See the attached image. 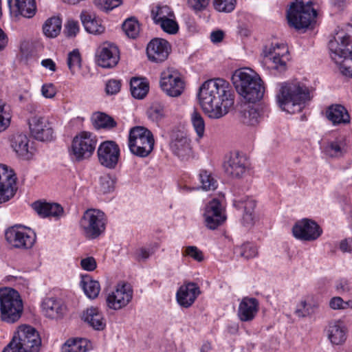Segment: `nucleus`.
Listing matches in <instances>:
<instances>
[{
  "label": "nucleus",
  "mask_w": 352,
  "mask_h": 352,
  "mask_svg": "<svg viewBox=\"0 0 352 352\" xmlns=\"http://www.w3.org/2000/svg\"><path fill=\"white\" fill-rule=\"evenodd\" d=\"M198 99L204 112L211 119L223 117L234 104L228 82L222 78L205 81L199 89Z\"/></svg>",
  "instance_id": "nucleus-1"
},
{
  "label": "nucleus",
  "mask_w": 352,
  "mask_h": 352,
  "mask_svg": "<svg viewBox=\"0 0 352 352\" xmlns=\"http://www.w3.org/2000/svg\"><path fill=\"white\" fill-rule=\"evenodd\" d=\"M310 100L309 89L300 82H284L279 85L276 102L282 111L289 113H299Z\"/></svg>",
  "instance_id": "nucleus-2"
},
{
  "label": "nucleus",
  "mask_w": 352,
  "mask_h": 352,
  "mask_svg": "<svg viewBox=\"0 0 352 352\" xmlns=\"http://www.w3.org/2000/svg\"><path fill=\"white\" fill-rule=\"evenodd\" d=\"M232 83L237 93L246 101L254 103L259 101L265 92L260 76L249 68L235 71L232 77Z\"/></svg>",
  "instance_id": "nucleus-3"
},
{
  "label": "nucleus",
  "mask_w": 352,
  "mask_h": 352,
  "mask_svg": "<svg viewBox=\"0 0 352 352\" xmlns=\"http://www.w3.org/2000/svg\"><path fill=\"white\" fill-rule=\"evenodd\" d=\"M330 55L337 64L340 65L341 73L352 77V41L349 36L341 32L329 42Z\"/></svg>",
  "instance_id": "nucleus-4"
},
{
  "label": "nucleus",
  "mask_w": 352,
  "mask_h": 352,
  "mask_svg": "<svg viewBox=\"0 0 352 352\" xmlns=\"http://www.w3.org/2000/svg\"><path fill=\"white\" fill-rule=\"evenodd\" d=\"M23 302L17 291L12 288L0 290L1 319L7 323H14L21 317Z\"/></svg>",
  "instance_id": "nucleus-5"
},
{
  "label": "nucleus",
  "mask_w": 352,
  "mask_h": 352,
  "mask_svg": "<svg viewBox=\"0 0 352 352\" xmlns=\"http://www.w3.org/2000/svg\"><path fill=\"white\" fill-rule=\"evenodd\" d=\"M316 10L312 8V2L304 3L296 0L291 3L287 12L289 25L296 30L306 29L315 21Z\"/></svg>",
  "instance_id": "nucleus-6"
},
{
  "label": "nucleus",
  "mask_w": 352,
  "mask_h": 352,
  "mask_svg": "<svg viewBox=\"0 0 352 352\" xmlns=\"http://www.w3.org/2000/svg\"><path fill=\"white\" fill-rule=\"evenodd\" d=\"M152 133L144 126H135L130 130L129 147L131 152L141 157L148 156L153 149Z\"/></svg>",
  "instance_id": "nucleus-7"
},
{
  "label": "nucleus",
  "mask_w": 352,
  "mask_h": 352,
  "mask_svg": "<svg viewBox=\"0 0 352 352\" xmlns=\"http://www.w3.org/2000/svg\"><path fill=\"white\" fill-rule=\"evenodd\" d=\"M105 221L104 212L96 209H88L80 220V227L86 237L96 239L104 231Z\"/></svg>",
  "instance_id": "nucleus-8"
},
{
  "label": "nucleus",
  "mask_w": 352,
  "mask_h": 352,
  "mask_svg": "<svg viewBox=\"0 0 352 352\" xmlns=\"http://www.w3.org/2000/svg\"><path fill=\"white\" fill-rule=\"evenodd\" d=\"M96 144V138L92 133L87 131L80 133L72 141L70 153L72 158L78 162L89 158Z\"/></svg>",
  "instance_id": "nucleus-9"
},
{
  "label": "nucleus",
  "mask_w": 352,
  "mask_h": 352,
  "mask_svg": "<svg viewBox=\"0 0 352 352\" xmlns=\"http://www.w3.org/2000/svg\"><path fill=\"white\" fill-rule=\"evenodd\" d=\"M14 340L15 346L23 352H38L41 344L38 331L29 325H22L19 327L11 342Z\"/></svg>",
  "instance_id": "nucleus-10"
},
{
  "label": "nucleus",
  "mask_w": 352,
  "mask_h": 352,
  "mask_svg": "<svg viewBox=\"0 0 352 352\" xmlns=\"http://www.w3.org/2000/svg\"><path fill=\"white\" fill-rule=\"evenodd\" d=\"M6 241L13 248L28 249L34 245L36 236L30 229L11 227L5 232Z\"/></svg>",
  "instance_id": "nucleus-11"
},
{
  "label": "nucleus",
  "mask_w": 352,
  "mask_h": 352,
  "mask_svg": "<svg viewBox=\"0 0 352 352\" xmlns=\"http://www.w3.org/2000/svg\"><path fill=\"white\" fill-rule=\"evenodd\" d=\"M30 135L35 140L45 142L54 138V129L49 120L41 116L35 115L28 119Z\"/></svg>",
  "instance_id": "nucleus-12"
},
{
  "label": "nucleus",
  "mask_w": 352,
  "mask_h": 352,
  "mask_svg": "<svg viewBox=\"0 0 352 352\" xmlns=\"http://www.w3.org/2000/svg\"><path fill=\"white\" fill-rule=\"evenodd\" d=\"M16 177L12 169L0 164V204L12 199L17 190Z\"/></svg>",
  "instance_id": "nucleus-13"
},
{
  "label": "nucleus",
  "mask_w": 352,
  "mask_h": 352,
  "mask_svg": "<svg viewBox=\"0 0 352 352\" xmlns=\"http://www.w3.org/2000/svg\"><path fill=\"white\" fill-rule=\"evenodd\" d=\"M292 233L297 239L312 241L321 235L322 230L314 221L309 219H302L294 224Z\"/></svg>",
  "instance_id": "nucleus-14"
},
{
  "label": "nucleus",
  "mask_w": 352,
  "mask_h": 352,
  "mask_svg": "<svg viewBox=\"0 0 352 352\" xmlns=\"http://www.w3.org/2000/svg\"><path fill=\"white\" fill-rule=\"evenodd\" d=\"M248 168L246 156L239 152L230 153L226 156L223 163L226 173L233 178H241Z\"/></svg>",
  "instance_id": "nucleus-15"
},
{
  "label": "nucleus",
  "mask_w": 352,
  "mask_h": 352,
  "mask_svg": "<svg viewBox=\"0 0 352 352\" xmlns=\"http://www.w3.org/2000/svg\"><path fill=\"white\" fill-rule=\"evenodd\" d=\"M160 87L168 96L177 97L184 91V82L177 72L168 69L162 73Z\"/></svg>",
  "instance_id": "nucleus-16"
},
{
  "label": "nucleus",
  "mask_w": 352,
  "mask_h": 352,
  "mask_svg": "<svg viewBox=\"0 0 352 352\" xmlns=\"http://www.w3.org/2000/svg\"><path fill=\"white\" fill-rule=\"evenodd\" d=\"M133 289L129 284H118L114 291L107 298V306L110 309L118 310L126 306L132 300Z\"/></svg>",
  "instance_id": "nucleus-17"
},
{
  "label": "nucleus",
  "mask_w": 352,
  "mask_h": 352,
  "mask_svg": "<svg viewBox=\"0 0 352 352\" xmlns=\"http://www.w3.org/2000/svg\"><path fill=\"white\" fill-rule=\"evenodd\" d=\"M96 56L100 67L112 68L120 60V51L115 44L106 42L98 47Z\"/></svg>",
  "instance_id": "nucleus-18"
},
{
  "label": "nucleus",
  "mask_w": 352,
  "mask_h": 352,
  "mask_svg": "<svg viewBox=\"0 0 352 352\" xmlns=\"http://www.w3.org/2000/svg\"><path fill=\"white\" fill-rule=\"evenodd\" d=\"M98 160L101 165L114 168L120 157V148L113 141H105L98 148Z\"/></svg>",
  "instance_id": "nucleus-19"
},
{
  "label": "nucleus",
  "mask_w": 352,
  "mask_h": 352,
  "mask_svg": "<svg viewBox=\"0 0 352 352\" xmlns=\"http://www.w3.org/2000/svg\"><path fill=\"white\" fill-rule=\"evenodd\" d=\"M204 217L205 225L210 230H215L226 219L221 204L217 199H213L206 206Z\"/></svg>",
  "instance_id": "nucleus-20"
},
{
  "label": "nucleus",
  "mask_w": 352,
  "mask_h": 352,
  "mask_svg": "<svg viewBox=\"0 0 352 352\" xmlns=\"http://www.w3.org/2000/svg\"><path fill=\"white\" fill-rule=\"evenodd\" d=\"M170 50V45L167 41L156 38L147 45L146 54L151 61L162 63L168 58Z\"/></svg>",
  "instance_id": "nucleus-21"
},
{
  "label": "nucleus",
  "mask_w": 352,
  "mask_h": 352,
  "mask_svg": "<svg viewBox=\"0 0 352 352\" xmlns=\"http://www.w3.org/2000/svg\"><path fill=\"white\" fill-rule=\"evenodd\" d=\"M287 50L283 44L276 43L272 45L269 48L265 47L264 50L266 61L269 60L272 65L271 67L274 69L283 72L286 69V63L282 59L285 52Z\"/></svg>",
  "instance_id": "nucleus-22"
},
{
  "label": "nucleus",
  "mask_w": 352,
  "mask_h": 352,
  "mask_svg": "<svg viewBox=\"0 0 352 352\" xmlns=\"http://www.w3.org/2000/svg\"><path fill=\"white\" fill-rule=\"evenodd\" d=\"M200 294L198 285L195 283H188L182 285L176 296L178 303L184 307H190Z\"/></svg>",
  "instance_id": "nucleus-23"
},
{
  "label": "nucleus",
  "mask_w": 352,
  "mask_h": 352,
  "mask_svg": "<svg viewBox=\"0 0 352 352\" xmlns=\"http://www.w3.org/2000/svg\"><path fill=\"white\" fill-rule=\"evenodd\" d=\"M170 146L173 153L183 160L191 155L190 140L182 133L173 136Z\"/></svg>",
  "instance_id": "nucleus-24"
},
{
  "label": "nucleus",
  "mask_w": 352,
  "mask_h": 352,
  "mask_svg": "<svg viewBox=\"0 0 352 352\" xmlns=\"http://www.w3.org/2000/svg\"><path fill=\"white\" fill-rule=\"evenodd\" d=\"M32 208L41 217L60 218L63 214V208L56 203L36 201L32 204Z\"/></svg>",
  "instance_id": "nucleus-25"
},
{
  "label": "nucleus",
  "mask_w": 352,
  "mask_h": 352,
  "mask_svg": "<svg viewBox=\"0 0 352 352\" xmlns=\"http://www.w3.org/2000/svg\"><path fill=\"white\" fill-rule=\"evenodd\" d=\"M80 19L85 30L90 34H101L105 30L104 26L102 24V21L93 12L82 10Z\"/></svg>",
  "instance_id": "nucleus-26"
},
{
  "label": "nucleus",
  "mask_w": 352,
  "mask_h": 352,
  "mask_svg": "<svg viewBox=\"0 0 352 352\" xmlns=\"http://www.w3.org/2000/svg\"><path fill=\"white\" fill-rule=\"evenodd\" d=\"M258 311V302L254 298L245 297L238 309L239 318L243 322L252 321Z\"/></svg>",
  "instance_id": "nucleus-27"
},
{
  "label": "nucleus",
  "mask_w": 352,
  "mask_h": 352,
  "mask_svg": "<svg viewBox=\"0 0 352 352\" xmlns=\"http://www.w3.org/2000/svg\"><path fill=\"white\" fill-rule=\"evenodd\" d=\"M82 319L94 330L102 331L106 327V320L102 311L95 307H91L84 311Z\"/></svg>",
  "instance_id": "nucleus-28"
},
{
  "label": "nucleus",
  "mask_w": 352,
  "mask_h": 352,
  "mask_svg": "<svg viewBox=\"0 0 352 352\" xmlns=\"http://www.w3.org/2000/svg\"><path fill=\"white\" fill-rule=\"evenodd\" d=\"M327 336L333 344H342L347 338V329L342 321L330 322L327 327Z\"/></svg>",
  "instance_id": "nucleus-29"
},
{
  "label": "nucleus",
  "mask_w": 352,
  "mask_h": 352,
  "mask_svg": "<svg viewBox=\"0 0 352 352\" xmlns=\"http://www.w3.org/2000/svg\"><path fill=\"white\" fill-rule=\"evenodd\" d=\"M43 312L50 318L61 317L65 312V307L60 300L54 298H46L41 304Z\"/></svg>",
  "instance_id": "nucleus-30"
},
{
  "label": "nucleus",
  "mask_w": 352,
  "mask_h": 352,
  "mask_svg": "<svg viewBox=\"0 0 352 352\" xmlns=\"http://www.w3.org/2000/svg\"><path fill=\"white\" fill-rule=\"evenodd\" d=\"M327 118L333 125L346 124L350 122V116L341 104L330 106L326 111Z\"/></svg>",
  "instance_id": "nucleus-31"
},
{
  "label": "nucleus",
  "mask_w": 352,
  "mask_h": 352,
  "mask_svg": "<svg viewBox=\"0 0 352 352\" xmlns=\"http://www.w3.org/2000/svg\"><path fill=\"white\" fill-rule=\"evenodd\" d=\"M10 144L18 156L24 159L29 157V139L25 134L12 135L10 138Z\"/></svg>",
  "instance_id": "nucleus-32"
},
{
  "label": "nucleus",
  "mask_w": 352,
  "mask_h": 352,
  "mask_svg": "<svg viewBox=\"0 0 352 352\" xmlns=\"http://www.w3.org/2000/svg\"><path fill=\"white\" fill-rule=\"evenodd\" d=\"M256 206V201L252 199H247L245 201L244 212L241 219V223L247 228L253 227L256 221L254 213Z\"/></svg>",
  "instance_id": "nucleus-33"
},
{
  "label": "nucleus",
  "mask_w": 352,
  "mask_h": 352,
  "mask_svg": "<svg viewBox=\"0 0 352 352\" xmlns=\"http://www.w3.org/2000/svg\"><path fill=\"white\" fill-rule=\"evenodd\" d=\"M130 85L131 95L135 98L143 99L148 92V84L143 78H133Z\"/></svg>",
  "instance_id": "nucleus-34"
},
{
  "label": "nucleus",
  "mask_w": 352,
  "mask_h": 352,
  "mask_svg": "<svg viewBox=\"0 0 352 352\" xmlns=\"http://www.w3.org/2000/svg\"><path fill=\"white\" fill-rule=\"evenodd\" d=\"M345 142L343 138L329 142L324 148V153L331 157H339L344 153Z\"/></svg>",
  "instance_id": "nucleus-35"
},
{
  "label": "nucleus",
  "mask_w": 352,
  "mask_h": 352,
  "mask_svg": "<svg viewBox=\"0 0 352 352\" xmlns=\"http://www.w3.org/2000/svg\"><path fill=\"white\" fill-rule=\"evenodd\" d=\"M87 350V340L82 338L68 340L61 348L62 352H86Z\"/></svg>",
  "instance_id": "nucleus-36"
},
{
  "label": "nucleus",
  "mask_w": 352,
  "mask_h": 352,
  "mask_svg": "<svg viewBox=\"0 0 352 352\" xmlns=\"http://www.w3.org/2000/svg\"><path fill=\"white\" fill-rule=\"evenodd\" d=\"M18 12L24 17L32 18L36 10L35 0H14Z\"/></svg>",
  "instance_id": "nucleus-37"
},
{
  "label": "nucleus",
  "mask_w": 352,
  "mask_h": 352,
  "mask_svg": "<svg viewBox=\"0 0 352 352\" xmlns=\"http://www.w3.org/2000/svg\"><path fill=\"white\" fill-rule=\"evenodd\" d=\"M61 27V20L58 17H52L44 23L43 26V33L47 37L54 38L60 32Z\"/></svg>",
  "instance_id": "nucleus-38"
},
{
  "label": "nucleus",
  "mask_w": 352,
  "mask_h": 352,
  "mask_svg": "<svg viewBox=\"0 0 352 352\" xmlns=\"http://www.w3.org/2000/svg\"><path fill=\"white\" fill-rule=\"evenodd\" d=\"M261 120V112L258 108L249 107L242 111L241 122L250 126H255Z\"/></svg>",
  "instance_id": "nucleus-39"
},
{
  "label": "nucleus",
  "mask_w": 352,
  "mask_h": 352,
  "mask_svg": "<svg viewBox=\"0 0 352 352\" xmlns=\"http://www.w3.org/2000/svg\"><path fill=\"white\" fill-rule=\"evenodd\" d=\"M201 188L206 191L214 190L217 188L218 183L215 177L210 172L202 170L199 173Z\"/></svg>",
  "instance_id": "nucleus-40"
},
{
  "label": "nucleus",
  "mask_w": 352,
  "mask_h": 352,
  "mask_svg": "<svg viewBox=\"0 0 352 352\" xmlns=\"http://www.w3.org/2000/svg\"><path fill=\"white\" fill-rule=\"evenodd\" d=\"M151 16L154 23L158 24L162 20L174 17V13L167 6H157L151 10Z\"/></svg>",
  "instance_id": "nucleus-41"
},
{
  "label": "nucleus",
  "mask_w": 352,
  "mask_h": 352,
  "mask_svg": "<svg viewBox=\"0 0 352 352\" xmlns=\"http://www.w3.org/2000/svg\"><path fill=\"white\" fill-rule=\"evenodd\" d=\"M67 67L72 74L78 72L82 65V58L78 49L69 52L67 58Z\"/></svg>",
  "instance_id": "nucleus-42"
},
{
  "label": "nucleus",
  "mask_w": 352,
  "mask_h": 352,
  "mask_svg": "<svg viewBox=\"0 0 352 352\" xmlns=\"http://www.w3.org/2000/svg\"><path fill=\"white\" fill-rule=\"evenodd\" d=\"M81 283L83 291L89 298L94 299L98 296L100 287L98 281L87 277L82 280Z\"/></svg>",
  "instance_id": "nucleus-43"
},
{
  "label": "nucleus",
  "mask_w": 352,
  "mask_h": 352,
  "mask_svg": "<svg viewBox=\"0 0 352 352\" xmlns=\"http://www.w3.org/2000/svg\"><path fill=\"white\" fill-rule=\"evenodd\" d=\"M122 30L129 38H135L140 33V24L135 18L131 17L124 21Z\"/></svg>",
  "instance_id": "nucleus-44"
},
{
  "label": "nucleus",
  "mask_w": 352,
  "mask_h": 352,
  "mask_svg": "<svg viewBox=\"0 0 352 352\" xmlns=\"http://www.w3.org/2000/svg\"><path fill=\"white\" fill-rule=\"evenodd\" d=\"M190 120L193 128L199 138H202L205 131V122L201 113L194 109L190 115Z\"/></svg>",
  "instance_id": "nucleus-45"
},
{
  "label": "nucleus",
  "mask_w": 352,
  "mask_h": 352,
  "mask_svg": "<svg viewBox=\"0 0 352 352\" xmlns=\"http://www.w3.org/2000/svg\"><path fill=\"white\" fill-rule=\"evenodd\" d=\"M317 307L315 304H307L305 300H302L297 305L295 314L299 318L310 316L316 312Z\"/></svg>",
  "instance_id": "nucleus-46"
},
{
  "label": "nucleus",
  "mask_w": 352,
  "mask_h": 352,
  "mask_svg": "<svg viewBox=\"0 0 352 352\" xmlns=\"http://www.w3.org/2000/svg\"><path fill=\"white\" fill-rule=\"evenodd\" d=\"M95 122L99 128L111 129L116 126L117 123L111 116L104 113H97Z\"/></svg>",
  "instance_id": "nucleus-47"
},
{
  "label": "nucleus",
  "mask_w": 352,
  "mask_h": 352,
  "mask_svg": "<svg viewBox=\"0 0 352 352\" xmlns=\"http://www.w3.org/2000/svg\"><path fill=\"white\" fill-rule=\"evenodd\" d=\"M150 120L153 122H158L164 116V106L160 102H153L146 111Z\"/></svg>",
  "instance_id": "nucleus-48"
},
{
  "label": "nucleus",
  "mask_w": 352,
  "mask_h": 352,
  "mask_svg": "<svg viewBox=\"0 0 352 352\" xmlns=\"http://www.w3.org/2000/svg\"><path fill=\"white\" fill-rule=\"evenodd\" d=\"M236 0H212L215 10L219 12L229 13L234 10Z\"/></svg>",
  "instance_id": "nucleus-49"
},
{
  "label": "nucleus",
  "mask_w": 352,
  "mask_h": 352,
  "mask_svg": "<svg viewBox=\"0 0 352 352\" xmlns=\"http://www.w3.org/2000/svg\"><path fill=\"white\" fill-rule=\"evenodd\" d=\"M235 251L245 259L254 258L258 254L256 246L250 243H244L241 246L236 248Z\"/></svg>",
  "instance_id": "nucleus-50"
},
{
  "label": "nucleus",
  "mask_w": 352,
  "mask_h": 352,
  "mask_svg": "<svg viewBox=\"0 0 352 352\" xmlns=\"http://www.w3.org/2000/svg\"><path fill=\"white\" fill-rule=\"evenodd\" d=\"M329 307L335 310L352 309V300L344 301L341 297H333L329 301Z\"/></svg>",
  "instance_id": "nucleus-51"
},
{
  "label": "nucleus",
  "mask_w": 352,
  "mask_h": 352,
  "mask_svg": "<svg viewBox=\"0 0 352 352\" xmlns=\"http://www.w3.org/2000/svg\"><path fill=\"white\" fill-rule=\"evenodd\" d=\"M174 17H169L162 20L157 25H160L162 29L169 34H175L178 31V25L174 20Z\"/></svg>",
  "instance_id": "nucleus-52"
},
{
  "label": "nucleus",
  "mask_w": 352,
  "mask_h": 352,
  "mask_svg": "<svg viewBox=\"0 0 352 352\" xmlns=\"http://www.w3.org/2000/svg\"><path fill=\"white\" fill-rule=\"evenodd\" d=\"M80 30L78 22L69 19L65 25L64 33L67 37H75Z\"/></svg>",
  "instance_id": "nucleus-53"
},
{
  "label": "nucleus",
  "mask_w": 352,
  "mask_h": 352,
  "mask_svg": "<svg viewBox=\"0 0 352 352\" xmlns=\"http://www.w3.org/2000/svg\"><path fill=\"white\" fill-rule=\"evenodd\" d=\"M100 190L103 193H108L113 190L115 182L110 175H105L100 177Z\"/></svg>",
  "instance_id": "nucleus-54"
},
{
  "label": "nucleus",
  "mask_w": 352,
  "mask_h": 352,
  "mask_svg": "<svg viewBox=\"0 0 352 352\" xmlns=\"http://www.w3.org/2000/svg\"><path fill=\"white\" fill-rule=\"evenodd\" d=\"M183 255L188 256L198 262H201L204 260V255L202 252L196 246L191 245L186 247L184 252L183 253Z\"/></svg>",
  "instance_id": "nucleus-55"
},
{
  "label": "nucleus",
  "mask_w": 352,
  "mask_h": 352,
  "mask_svg": "<svg viewBox=\"0 0 352 352\" xmlns=\"http://www.w3.org/2000/svg\"><path fill=\"white\" fill-rule=\"evenodd\" d=\"M96 5L101 9L110 10L121 4V0H94Z\"/></svg>",
  "instance_id": "nucleus-56"
},
{
  "label": "nucleus",
  "mask_w": 352,
  "mask_h": 352,
  "mask_svg": "<svg viewBox=\"0 0 352 352\" xmlns=\"http://www.w3.org/2000/svg\"><path fill=\"white\" fill-rule=\"evenodd\" d=\"M121 82L118 80L111 79L106 84V92L107 94L113 95L120 90Z\"/></svg>",
  "instance_id": "nucleus-57"
},
{
  "label": "nucleus",
  "mask_w": 352,
  "mask_h": 352,
  "mask_svg": "<svg viewBox=\"0 0 352 352\" xmlns=\"http://www.w3.org/2000/svg\"><path fill=\"white\" fill-rule=\"evenodd\" d=\"M10 122L9 114L4 111V104L0 103V132L5 131Z\"/></svg>",
  "instance_id": "nucleus-58"
},
{
  "label": "nucleus",
  "mask_w": 352,
  "mask_h": 352,
  "mask_svg": "<svg viewBox=\"0 0 352 352\" xmlns=\"http://www.w3.org/2000/svg\"><path fill=\"white\" fill-rule=\"evenodd\" d=\"M80 265L84 270L91 272L96 268L97 263L94 257L88 256L81 260Z\"/></svg>",
  "instance_id": "nucleus-59"
},
{
  "label": "nucleus",
  "mask_w": 352,
  "mask_h": 352,
  "mask_svg": "<svg viewBox=\"0 0 352 352\" xmlns=\"http://www.w3.org/2000/svg\"><path fill=\"white\" fill-rule=\"evenodd\" d=\"M42 95L46 98H52L56 94V89L52 83L45 84L41 87Z\"/></svg>",
  "instance_id": "nucleus-60"
},
{
  "label": "nucleus",
  "mask_w": 352,
  "mask_h": 352,
  "mask_svg": "<svg viewBox=\"0 0 352 352\" xmlns=\"http://www.w3.org/2000/svg\"><path fill=\"white\" fill-rule=\"evenodd\" d=\"M210 0H188V4L194 10L201 11L206 8Z\"/></svg>",
  "instance_id": "nucleus-61"
},
{
  "label": "nucleus",
  "mask_w": 352,
  "mask_h": 352,
  "mask_svg": "<svg viewBox=\"0 0 352 352\" xmlns=\"http://www.w3.org/2000/svg\"><path fill=\"white\" fill-rule=\"evenodd\" d=\"M336 289L340 294L347 293L350 291L349 283L347 280L340 279L336 285Z\"/></svg>",
  "instance_id": "nucleus-62"
},
{
  "label": "nucleus",
  "mask_w": 352,
  "mask_h": 352,
  "mask_svg": "<svg viewBox=\"0 0 352 352\" xmlns=\"http://www.w3.org/2000/svg\"><path fill=\"white\" fill-rule=\"evenodd\" d=\"M224 38V32L222 30H218L213 31L210 34L211 41L214 43H218L223 41Z\"/></svg>",
  "instance_id": "nucleus-63"
},
{
  "label": "nucleus",
  "mask_w": 352,
  "mask_h": 352,
  "mask_svg": "<svg viewBox=\"0 0 352 352\" xmlns=\"http://www.w3.org/2000/svg\"><path fill=\"white\" fill-rule=\"evenodd\" d=\"M340 250L345 252H350L352 251V240H343L340 245Z\"/></svg>",
  "instance_id": "nucleus-64"
}]
</instances>
